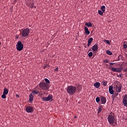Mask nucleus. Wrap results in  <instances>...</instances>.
Here are the masks:
<instances>
[{"mask_svg":"<svg viewBox=\"0 0 127 127\" xmlns=\"http://www.w3.org/2000/svg\"><path fill=\"white\" fill-rule=\"evenodd\" d=\"M66 91L67 94L73 95L75 93H76V91H77V87H76V86H68L66 88Z\"/></svg>","mask_w":127,"mask_h":127,"instance_id":"obj_1","label":"nucleus"},{"mask_svg":"<svg viewBox=\"0 0 127 127\" xmlns=\"http://www.w3.org/2000/svg\"><path fill=\"white\" fill-rule=\"evenodd\" d=\"M22 32H21V36L22 37H27L28 35H29V33H30V31L29 30V28H27L24 29H21Z\"/></svg>","mask_w":127,"mask_h":127,"instance_id":"obj_2","label":"nucleus"},{"mask_svg":"<svg viewBox=\"0 0 127 127\" xmlns=\"http://www.w3.org/2000/svg\"><path fill=\"white\" fill-rule=\"evenodd\" d=\"M113 115H109L107 117V120L110 125H113L115 123V113H113Z\"/></svg>","mask_w":127,"mask_h":127,"instance_id":"obj_3","label":"nucleus"},{"mask_svg":"<svg viewBox=\"0 0 127 127\" xmlns=\"http://www.w3.org/2000/svg\"><path fill=\"white\" fill-rule=\"evenodd\" d=\"M40 88H41L42 90H48L49 89V84L45 82H41L39 84Z\"/></svg>","mask_w":127,"mask_h":127,"instance_id":"obj_4","label":"nucleus"},{"mask_svg":"<svg viewBox=\"0 0 127 127\" xmlns=\"http://www.w3.org/2000/svg\"><path fill=\"white\" fill-rule=\"evenodd\" d=\"M16 48L18 51H21L23 49V45L21 41H18L16 45Z\"/></svg>","mask_w":127,"mask_h":127,"instance_id":"obj_5","label":"nucleus"},{"mask_svg":"<svg viewBox=\"0 0 127 127\" xmlns=\"http://www.w3.org/2000/svg\"><path fill=\"white\" fill-rule=\"evenodd\" d=\"M52 99H53V96H52V95L49 94L47 97H43L42 101H44V102H48L49 101H53Z\"/></svg>","mask_w":127,"mask_h":127,"instance_id":"obj_6","label":"nucleus"},{"mask_svg":"<svg viewBox=\"0 0 127 127\" xmlns=\"http://www.w3.org/2000/svg\"><path fill=\"white\" fill-rule=\"evenodd\" d=\"M26 112L28 113H33V107L32 106H27L26 107Z\"/></svg>","mask_w":127,"mask_h":127,"instance_id":"obj_7","label":"nucleus"},{"mask_svg":"<svg viewBox=\"0 0 127 127\" xmlns=\"http://www.w3.org/2000/svg\"><path fill=\"white\" fill-rule=\"evenodd\" d=\"M123 103L125 107L127 105V94L124 95Z\"/></svg>","mask_w":127,"mask_h":127,"instance_id":"obj_8","label":"nucleus"},{"mask_svg":"<svg viewBox=\"0 0 127 127\" xmlns=\"http://www.w3.org/2000/svg\"><path fill=\"white\" fill-rule=\"evenodd\" d=\"M115 88H116V91L118 92V93H121V91H122V86L115 85Z\"/></svg>","mask_w":127,"mask_h":127,"instance_id":"obj_9","label":"nucleus"},{"mask_svg":"<svg viewBox=\"0 0 127 127\" xmlns=\"http://www.w3.org/2000/svg\"><path fill=\"white\" fill-rule=\"evenodd\" d=\"M91 49H92V51H93L94 52H97V51H98V47L97 45V44H95L91 48Z\"/></svg>","mask_w":127,"mask_h":127,"instance_id":"obj_10","label":"nucleus"},{"mask_svg":"<svg viewBox=\"0 0 127 127\" xmlns=\"http://www.w3.org/2000/svg\"><path fill=\"white\" fill-rule=\"evenodd\" d=\"M100 102L101 103V104L103 105L105 104L106 103H107V99L105 97H102L100 99Z\"/></svg>","mask_w":127,"mask_h":127,"instance_id":"obj_11","label":"nucleus"},{"mask_svg":"<svg viewBox=\"0 0 127 127\" xmlns=\"http://www.w3.org/2000/svg\"><path fill=\"white\" fill-rule=\"evenodd\" d=\"M113 88L114 87L111 85L109 87V92L111 95H114V89H113Z\"/></svg>","mask_w":127,"mask_h":127,"instance_id":"obj_12","label":"nucleus"},{"mask_svg":"<svg viewBox=\"0 0 127 127\" xmlns=\"http://www.w3.org/2000/svg\"><path fill=\"white\" fill-rule=\"evenodd\" d=\"M112 70L113 72H121V71H122V70L121 69V68H112Z\"/></svg>","mask_w":127,"mask_h":127,"instance_id":"obj_13","label":"nucleus"},{"mask_svg":"<svg viewBox=\"0 0 127 127\" xmlns=\"http://www.w3.org/2000/svg\"><path fill=\"white\" fill-rule=\"evenodd\" d=\"M94 87H95V88L98 89V88H100V86H101V83H100V82H95L94 84Z\"/></svg>","mask_w":127,"mask_h":127,"instance_id":"obj_14","label":"nucleus"},{"mask_svg":"<svg viewBox=\"0 0 127 127\" xmlns=\"http://www.w3.org/2000/svg\"><path fill=\"white\" fill-rule=\"evenodd\" d=\"M84 30H85V34H86V35H89V34H90V31H89L88 27L85 26Z\"/></svg>","mask_w":127,"mask_h":127,"instance_id":"obj_15","label":"nucleus"},{"mask_svg":"<svg viewBox=\"0 0 127 127\" xmlns=\"http://www.w3.org/2000/svg\"><path fill=\"white\" fill-rule=\"evenodd\" d=\"M29 97V101H30V103H31V102L33 101V95L32 94H30Z\"/></svg>","mask_w":127,"mask_h":127,"instance_id":"obj_16","label":"nucleus"},{"mask_svg":"<svg viewBox=\"0 0 127 127\" xmlns=\"http://www.w3.org/2000/svg\"><path fill=\"white\" fill-rule=\"evenodd\" d=\"M38 93H39V91L34 90L32 91V92L31 94H32V95H37V94H38Z\"/></svg>","mask_w":127,"mask_h":127,"instance_id":"obj_17","label":"nucleus"},{"mask_svg":"<svg viewBox=\"0 0 127 127\" xmlns=\"http://www.w3.org/2000/svg\"><path fill=\"white\" fill-rule=\"evenodd\" d=\"M102 109H103V105L99 106L98 107V112H97L98 114H100V113H101V112H102Z\"/></svg>","mask_w":127,"mask_h":127,"instance_id":"obj_18","label":"nucleus"},{"mask_svg":"<svg viewBox=\"0 0 127 127\" xmlns=\"http://www.w3.org/2000/svg\"><path fill=\"white\" fill-rule=\"evenodd\" d=\"M3 94H4L5 95H7V94H8V90L7 89L4 88L3 89Z\"/></svg>","mask_w":127,"mask_h":127,"instance_id":"obj_19","label":"nucleus"},{"mask_svg":"<svg viewBox=\"0 0 127 127\" xmlns=\"http://www.w3.org/2000/svg\"><path fill=\"white\" fill-rule=\"evenodd\" d=\"M85 25L87 26V27H92V26H93V25H92V23L90 22L88 23H86Z\"/></svg>","mask_w":127,"mask_h":127,"instance_id":"obj_20","label":"nucleus"},{"mask_svg":"<svg viewBox=\"0 0 127 127\" xmlns=\"http://www.w3.org/2000/svg\"><path fill=\"white\" fill-rule=\"evenodd\" d=\"M101 9L104 13H105V12L106 11V6H105V5L102 6L101 7Z\"/></svg>","mask_w":127,"mask_h":127,"instance_id":"obj_21","label":"nucleus"},{"mask_svg":"<svg viewBox=\"0 0 127 127\" xmlns=\"http://www.w3.org/2000/svg\"><path fill=\"white\" fill-rule=\"evenodd\" d=\"M81 89H82V85H78L77 86L76 90H77V91H80V90H81Z\"/></svg>","mask_w":127,"mask_h":127,"instance_id":"obj_22","label":"nucleus"},{"mask_svg":"<svg viewBox=\"0 0 127 127\" xmlns=\"http://www.w3.org/2000/svg\"><path fill=\"white\" fill-rule=\"evenodd\" d=\"M106 54H107L108 55H113V53H112V52H111V51L110 50H107Z\"/></svg>","mask_w":127,"mask_h":127,"instance_id":"obj_23","label":"nucleus"},{"mask_svg":"<svg viewBox=\"0 0 127 127\" xmlns=\"http://www.w3.org/2000/svg\"><path fill=\"white\" fill-rule=\"evenodd\" d=\"M118 95H119L118 92L117 93H115L112 95V98L115 99V98H116V97H118Z\"/></svg>","mask_w":127,"mask_h":127,"instance_id":"obj_24","label":"nucleus"},{"mask_svg":"<svg viewBox=\"0 0 127 127\" xmlns=\"http://www.w3.org/2000/svg\"><path fill=\"white\" fill-rule=\"evenodd\" d=\"M104 12L101 10H98V13L99 14H100V15H103L104 14Z\"/></svg>","mask_w":127,"mask_h":127,"instance_id":"obj_25","label":"nucleus"},{"mask_svg":"<svg viewBox=\"0 0 127 127\" xmlns=\"http://www.w3.org/2000/svg\"><path fill=\"white\" fill-rule=\"evenodd\" d=\"M125 43H127V42H124L123 47H124V48H125V49H126V48H127V45Z\"/></svg>","mask_w":127,"mask_h":127,"instance_id":"obj_26","label":"nucleus"},{"mask_svg":"<svg viewBox=\"0 0 127 127\" xmlns=\"http://www.w3.org/2000/svg\"><path fill=\"white\" fill-rule=\"evenodd\" d=\"M93 38H90L88 39V42L89 43H92V42L93 41Z\"/></svg>","mask_w":127,"mask_h":127,"instance_id":"obj_27","label":"nucleus"},{"mask_svg":"<svg viewBox=\"0 0 127 127\" xmlns=\"http://www.w3.org/2000/svg\"><path fill=\"white\" fill-rule=\"evenodd\" d=\"M34 4V3H33V2H31V3H30V7H31V8H33Z\"/></svg>","mask_w":127,"mask_h":127,"instance_id":"obj_28","label":"nucleus"},{"mask_svg":"<svg viewBox=\"0 0 127 127\" xmlns=\"http://www.w3.org/2000/svg\"><path fill=\"white\" fill-rule=\"evenodd\" d=\"M104 42H106V43H107V44H109V45L110 44V41H109L108 40H104Z\"/></svg>","mask_w":127,"mask_h":127,"instance_id":"obj_29","label":"nucleus"},{"mask_svg":"<svg viewBox=\"0 0 127 127\" xmlns=\"http://www.w3.org/2000/svg\"><path fill=\"white\" fill-rule=\"evenodd\" d=\"M100 100H101V99H100V97H97V98H96V103H99Z\"/></svg>","mask_w":127,"mask_h":127,"instance_id":"obj_30","label":"nucleus"},{"mask_svg":"<svg viewBox=\"0 0 127 127\" xmlns=\"http://www.w3.org/2000/svg\"><path fill=\"white\" fill-rule=\"evenodd\" d=\"M6 94H4L3 93V94L1 95V98L2 99H5V98H6Z\"/></svg>","mask_w":127,"mask_h":127,"instance_id":"obj_31","label":"nucleus"},{"mask_svg":"<svg viewBox=\"0 0 127 127\" xmlns=\"http://www.w3.org/2000/svg\"><path fill=\"white\" fill-rule=\"evenodd\" d=\"M88 56L89 57H91L93 56V52H89V53L88 54Z\"/></svg>","mask_w":127,"mask_h":127,"instance_id":"obj_32","label":"nucleus"},{"mask_svg":"<svg viewBox=\"0 0 127 127\" xmlns=\"http://www.w3.org/2000/svg\"><path fill=\"white\" fill-rule=\"evenodd\" d=\"M103 62L104 63H109V60L108 59L103 60Z\"/></svg>","mask_w":127,"mask_h":127,"instance_id":"obj_33","label":"nucleus"},{"mask_svg":"<svg viewBox=\"0 0 127 127\" xmlns=\"http://www.w3.org/2000/svg\"><path fill=\"white\" fill-rule=\"evenodd\" d=\"M59 70V68L58 67H57V68H56L55 69L54 71L55 72H58Z\"/></svg>","mask_w":127,"mask_h":127,"instance_id":"obj_34","label":"nucleus"},{"mask_svg":"<svg viewBox=\"0 0 127 127\" xmlns=\"http://www.w3.org/2000/svg\"><path fill=\"white\" fill-rule=\"evenodd\" d=\"M102 85L103 86H106L107 85V82H106V81H103L102 83Z\"/></svg>","mask_w":127,"mask_h":127,"instance_id":"obj_35","label":"nucleus"},{"mask_svg":"<svg viewBox=\"0 0 127 127\" xmlns=\"http://www.w3.org/2000/svg\"><path fill=\"white\" fill-rule=\"evenodd\" d=\"M109 64L110 66H113V65L115 64V63H109Z\"/></svg>","mask_w":127,"mask_h":127,"instance_id":"obj_36","label":"nucleus"},{"mask_svg":"<svg viewBox=\"0 0 127 127\" xmlns=\"http://www.w3.org/2000/svg\"><path fill=\"white\" fill-rule=\"evenodd\" d=\"M45 82H47L48 84H49V83H50L49 80H45Z\"/></svg>","mask_w":127,"mask_h":127,"instance_id":"obj_37","label":"nucleus"},{"mask_svg":"<svg viewBox=\"0 0 127 127\" xmlns=\"http://www.w3.org/2000/svg\"><path fill=\"white\" fill-rule=\"evenodd\" d=\"M118 61H120V60H121V56H118Z\"/></svg>","mask_w":127,"mask_h":127,"instance_id":"obj_38","label":"nucleus"},{"mask_svg":"<svg viewBox=\"0 0 127 127\" xmlns=\"http://www.w3.org/2000/svg\"><path fill=\"white\" fill-rule=\"evenodd\" d=\"M90 45H91V43L88 42V44H87L88 47H89L90 46Z\"/></svg>","mask_w":127,"mask_h":127,"instance_id":"obj_39","label":"nucleus"},{"mask_svg":"<svg viewBox=\"0 0 127 127\" xmlns=\"http://www.w3.org/2000/svg\"><path fill=\"white\" fill-rule=\"evenodd\" d=\"M16 97H17V98L19 97V95L16 94Z\"/></svg>","mask_w":127,"mask_h":127,"instance_id":"obj_40","label":"nucleus"},{"mask_svg":"<svg viewBox=\"0 0 127 127\" xmlns=\"http://www.w3.org/2000/svg\"><path fill=\"white\" fill-rule=\"evenodd\" d=\"M125 72H127V68L125 69H124Z\"/></svg>","mask_w":127,"mask_h":127,"instance_id":"obj_41","label":"nucleus"},{"mask_svg":"<svg viewBox=\"0 0 127 127\" xmlns=\"http://www.w3.org/2000/svg\"><path fill=\"white\" fill-rule=\"evenodd\" d=\"M18 37H19L18 36H17L16 37V39H18Z\"/></svg>","mask_w":127,"mask_h":127,"instance_id":"obj_42","label":"nucleus"},{"mask_svg":"<svg viewBox=\"0 0 127 127\" xmlns=\"http://www.w3.org/2000/svg\"><path fill=\"white\" fill-rule=\"evenodd\" d=\"M45 68H46V66H43V68H44V69H45Z\"/></svg>","mask_w":127,"mask_h":127,"instance_id":"obj_43","label":"nucleus"},{"mask_svg":"<svg viewBox=\"0 0 127 127\" xmlns=\"http://www.w3.org/2000/svg\"><path fill=\"white\" fill-rule=\"evenodd\" d=\"M44 80H48L47 78H45Z\"/></svg>","mask_w":127,"mask_h":127,"instance_id":"obj_44","label":"nucleus"},{"mask_svg":"<svg viewBox=\"0 0 127 127\" xmlns=\"http://www.w3.org/2000/svg\"><path fill=\"white\" fill-rule=\"evenodd\" d=\"M1 45V43L0 42V46Z\"/></svg>","mask_w":127,"mask_h":127,"instance_id":"obj_45","label":"nucleus"},{"mask_svg":"<svg viewBox=\"0 0 127 127\" xmlns=\"http://www.w3.org/2000/svg\"><path fill=\"white\" fill-rule=\"evenodd\" d=\"M89 51H92V50L90 49V50H89Z\"/></svg>","mask_w":127,"mask_h":127,"instance_id":"obj_46","label":"nucleus"},{"mask_svg":"<svg viewBox=\"0 0 127 127\" xmlns=\"http://www.w3.org/2000/svg\"><path fill=\"white\" fill-rule=\"evenodd\" d=\"M34 7L36 8V6H35Z\"/></svg>","mask_w":127,"mask_h":127,"instance_id":"obj_47","label":"nucleus"},{"mask_svg":"<svg viewBox=\"0 0 127 127\" xmlns=\"http://www.w3.org/2000/svg\"><path fill=\"white\" fill-rule=\"evenodd\" d=\"M125 107H127V105Z\"/></svg>","mask_w":127,"mask_h":127,"instance_id":"obj_48","label":"nucleus"}]
</instances>
